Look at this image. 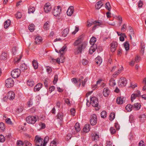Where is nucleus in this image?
<instances>
[{
    "mask_svg": "<svg viewBox=\"0 0 146 146\" xmlns=\"http://www.w3.org/2000/svg\"><path fill=\"white\" fill-rule=\"evenodd\" d=\"M70 112L71 114L74 116L75 115V110L74 108H72L70 110Z\"/></svg>",
    "mask_w": 146,
    "mask_h": 146,
    "instance_id": "obj_59",
    "label": "nucleus"
},
{
    "mask_svg": "<svg viewBox=\"0 0 146 146\" xmlns=\"http://www.w3.org/2000/svg\"><path fill=\"white\" fill-rule=\"evenodd\" d=\"M83 78H84V77L83 76H81L79 80L78 81V87H79L81 85V83H82V82H83Z\"/></svg>",
    "mask_w": 146,
    "mask_h": 146,
    "instance_id": "obj_51",
    "label": "nucleus"
},
{
    "mask_svg": "<svg viewBox=\"0 0 146 146\" xmlns=\"http://www.w3.org/2000/svg\"><path fill=\"white\" fill-rule=\"evenodd\" d=\"M27 85L30 86L32 87L34 84V82L31 80H29L27 82Z\"/></svg>",
    "mask_w": 146,
    "mask_h": 146,
    "instance_id": "obj_43",
    "label": "nucleus"
},
{
    "mask_svg": "<svg viewBox=\"0 0 146 146\" xmlns=\"http://www.w3.org/2000/svg\"><path fill=\"white\" fill-rule=\"evenodd\" d=\"M69 29L68 28H66L62 32V35L65 37L67 36L69 32Z\"/></svg>",
    "mask_w": 146,
    "mask_h": 146,
    "instance_id": "obj_26",
    "label": "nucleus"
},
{
    "mask_svg": "<svg viewBox=\"0 0 146 146\" xmlns=\"http://www.w3.org/2000/svg\"><path fill=\"white\" fill-rule=\"evenodd\" d=\"M110 133L111 134H114L116 132V130L113 127H111L110 129Z\"/></svg>",
    "mask_w": 146,
    "mask_h": 146,
    "instance_id": "obj_56",
    "label": "nucleus"
},
{
    "mask_svg": "<svg viewBox=\"0 0 146 146\" xmlns=\"http://www.w3.org/2000/svg\"><path fill=\"white\" fill-rule=\"evenodd\" d=\"M52 6L49 3H46L44 6V10L45 12L48 13L51 10Z\"/></svg>",
    "mask_w": 146,
    "mask_h": 146,
    "instance_id": "obj_9",
    "label": "nucleus"
},
{
    "mask_svg": "<svg viewBox=\"0 0 146 146\" xmlns=\"http://www.w3.org/2000/svg\"><path fill=\"white\" fill-rule=\"evenodd\" d=\"M83 39L80 36L79 38L78 39L75 41L74 42V46L76 45H79V44L83 41Z\"/></svg>",
    "mask_w": 146,
    "mask_h": 146,
    "instance_id": "obj_16",
    "label": "nucleus"
},
{
    "mask_svg": "<svg viewBox=\"0 0 146 146\" xmlns=\"http://www.w3.org/2000/svg\"><path fill=\"white\" fill-rule=\"evenodd\" d=\"M26 120L28 123L34 124L36 121L37 118L35 116L30 115L26 117Z\"/></svg>",
    "mask_w": 146,
    "mask_h": 146,
    "instance_id": "obj_4",
    "label": "nucleus"
},
{
    "mask_svg": "<svg viewBox=\"0 0 146 146\" xmlns=\"http://www.w3.org/2000/svg\"><path fill=\"white\" fill-rule=\"evenodd\" d=\"M21 70L19 69L13 70L11 72V76L13 78H15L18 77L21 74Z\"/></svg>",
    "mask_w": 146,
    "mask_h": 146,
    "instance_id": "obj_5",
    "label": "nucleus"
},
{
    "mask_svg": "<svg viewBox=\"0 0 146 146\" xmlns=\"http://www.w3.org/2000/svg\"><path fill=\"white\" fill-rule=\"evenodd\" d=\"M58 81V76L55 75L54 76V80L53 81V83L54 84H55Z\"/></svg>",
    "mask_w": 146,
    "mask_h": 146,
    "instance_id": "obj_61",
    "label": "nucleus"
},
{
    "mask_svg": "<svg viewBox=\"0 0 146 146\" xmlns=\"http://www.w3.org/2000/svg\"><path fill=\"white\" fill-rule=\"evenodd\" d=\"M140 107L141 105L140 104L138 103L135 104L133 106V108L135 109V110H139L140 108Z\"/></svg>",
    "mask_w": 146,
    "mask_h": 146,
    "instance_id": "obj_38",
    "label": "nucleus"
},
{
    "mask_svg": "<svg viewBox=\"0 0 146 146\" xmlns=\"http://www.w3.org/2000/svg\"><path fill=\"white\" fill-rule=\"evenodd\" d=\"M33 65L34 67V68L35 69H36L38 68V63L37 61L35 60H34L32 62Z\"/></svg>",
    "mask_w": 146,
    "mask_h": 146,
    "instance_id": "obj_36",
    "label": "nucleus"
},
{
    "mask_svg": "<svg viewBox=\"0 0 146 146\" xmlns=\"http://www.w3.org/2000/svg\"><path fill=\"white\" fill-rule=\"evenodd\" d=\"M8 98L9 100H13L15 97V94L13 91H10L7 94Z\"/></svg>",
    "mask_w": 146,
    "mask_h": 146,
    "instance_id": "obj_12",
    "label": "nucleus"
},
{
    "mask_svg": "<svg viewBox=\"0 0 146 146\" xmlns=\"http://www.w3.org/2000/svg\"><path fill=\"white\" fill-rule=\"evenodd\" d=\"M99 136L97 133H95L92 136V139L94 141H97L99 139Z\"/></svg>",
    "mask_w": 146,
    "mask_h": 146,
    "instance_id": "obj_39",
    "label": "nucleus"
},
{
    "mask_svg": "<svg viewBox=\"0 0 146 146\" xmlns=\"http://www.w3.org/2000/svg\"><path fill=\"white\" fill-rule=\"evenodd\" d=\"M127 28L126 24H124L122 26V27L121 29V31L122 32H125L126 31V29Z\"/></svg>",
    "mask_w": 146,
    "mask_h": 146,
    "instance_id": "obj_53",
    "label": "nucleus"
},
{
    "mask_svg": "<svg viewBox=\"0 0 146 146\" xmlns=\"http://www.w3.org/2000/svg\"><path fill=\"white\" fill-rule=\"evenodd\" d=\"M50 26V22L49 21H47L43 25V29L45 30H48L49 29Z\"/></svg>",
    "mask_w": 146,
    "mask_h": 146,
    "instance_id": "obj_18",
    "label": "nucleus"
},
{
    "mask_svg": "<svg viewBox=\"0 0 146 146\" xmlns=\"http://www.w3.org/2000/svg\"><path fill=\"white\" fill-rule=\"evenodd\" d=\"M35 141L37 146H43V139L39 135H36L35 137Z\"/></svg>",
    "mask_w": 146,
    "mask_h": 146,
    "instance_id": "obj_3",
    "label": "nucleus"
},
{
    "mask_svg": "<svg viewBox=\"0 0 146 146\" xmlns=\"http://www.w3.org/2000/svg\"><path fill=\"white\" fill-rule=\"evenodd\" d=\"M61 12V7L60 6H58L56 7H55L52 11L53 15L55 17L59 16Z\"/></svg>",
    "mask_w": 146,
    "mask_h": 146,
    "instance_id": "obj_6",
    "label": "nucleus"
},
{
    "mask_svg": "<svg viewBox=\"0 0 146 146\" xmlns=\"http://www.w3.org/2000/svg\"><path fill=\"white\" fill-rule=\"evenodd\" d=\"M74 127L75 129L76 132H78L80 131V127L79 124L78 123H76Z\"/></svg>",
    "mask_w": 146,
    "mask_h": 146,
    "instance_id": "obj_37",
    "label": "nucleus"
},
{
    "mask_svg": "<svg viewBox=\"0 0 146 146\" xmlns=\"http://www.w3.org/2000/svg\"><path fill=\"white\" fill-rule=\"evenodd\" d=\"M124 47L125 49L127 51L129 49V41H126L123 44Z\"/></svg>",
    "mask_w": 146,
    "mask_h": 146,
    "instance_id": "obj_24",
    "label": "nucleus"
},
{
    "mask_svg": "<svg viewBox=\"0 0 146 146\" xmlns=\"http://www.w3.org/2000/svg\"><path fill=\"white\" fill-rule=\"evenodd\" d=\"M123 99L122 97H118L116 100L117 103L118 104H122L123 102Z\"/></svg>",
    "mask_w": 146,
    "mask_h": 146,
    "instance_id": "obj_22",
    "label": "nucleus"
},
{
    "mask_svg": "<svg viewBox=\"0 0 146 146\" xmlns=\"http://www.w3.org/2000/svg\"><path fill=\"white\" fill-rule=\"evenodd\" d=\"M123 68L122 66L120 68V69H119L117 71L115 72L114 74L115 75H118L119 73H120L123 70Z\"/></svg>",
    "mask_w": 146,
    "mask_h": 146,
    "instance_id": "obj_50",
    "label": "nucleus"
},
{
    "mask_svg": "<svg viewBox=\"0 0 146 146\" xmlns=\"http://www.w3.org/2000/svg\"><path fill=\"white\" fill-rule=\"evenodd\" d=\"M42 86V84L39 83L37 84L34 87V90L35 92L38 91Z\"/></svg>",
    "mask_w": 146,
    "mask_h": 146,
    "instance_id": "obj_17",
    "label": "nucleus"
},
{
    "mask_svg": "<svg viewBox=\"0 0 146 146\" xmlns=\"http://www.w3.org/2000/svg\"><path fill=\"white\" fill-rule=\"evenodd\" d=\"M35 10V8L34 7L32 6H30L28 8V13H33Z\"/></svg>",
    "mask_w": 146,
    "mask_h": 146,
    "instance_id": "obj_35",
    "label": "nucleus"
},
{
    "mask_svg": "<svg viewBox=\"0 0 146 146\" xmlns=\"http://www.w3.org/2000/svg\"><path fill=\"white\" fill-rule=\"evenodd\" d=\"M23 108L22 107H20L17 108V110L16 112L19 113L20 112H21L23 111Z\"/></svg>",
    "mask_w": 146,
    "mask_h": 146,
    "instance_id": "obj_63",
    "label": "nucleus"
},
{
    "mask_svg": "<svg viewBox=\"0 0 146 146\" xmlns=\"http://www.w3.org/2000/svg\"><path fill=\"white\" fill-rule=\"evenodd\" d=\"M95 61L96 63L99 65L102 62V59L100 57L98 56L95 58Z\"/></svg>",
    "mask_w": 146,
    "mask_h": 146,
    "instance_id": "obj_27",
    "label": "nucleus"
},
{
    "mask_svg": "<svg viewBox=\"0 0 146 146\" xmlns=\"http://www.w3.org/2000/svg\"><path fill=\"white\" fill-rule=\"evenodd\" d=\"M107 113L106 111H103L101 113V117L103 118H105L106 116Z\"/></svg>",
    "mask_w": 146,
    "mask_h": 146,
    "instance_id": "obj_49",
    "label": "nucleus"
},
{
    "mask_svg": "<svg viewBox=\"0 0 146 146\" xmlns=\"http://www.w3.org/2000/svg\"><path fill=\"white\" fill-rule=\"evenodd\" d=\"M87 44L86 42H83L81 45L78 46L77 48L74 50V53L75 54H78L82 52V50H84L86 47Z\"/></svg>",
    "mask_w": 146,
    "mask_h": 146,
    "instance_id": "obj_1",
    "label": "nucleus"
},
{
    "mask_svg": "<svg viewBox=\"0 0 146 146\" xmlns=\"http://www.w3.org/2000/svg\"><path fill=\"white\" fill-rule=\"evenodd\" d=\"M96 40V38L95 37L93 36L90 39V43L91 45H96V44H94Z\"/></svg>",
    "mask_w": 146,
    "mask_h": 146,
    "instance_id": "obj_33",
    "label": "nucleus"
},
{
    "mask_svg": "<svg viewBox=\"0 0 146 146\" xmlns=\"http://www.w3.org/2000/svg\"><path fill=\"white\" fill-rule=\"evenodd\" d=\"M117 43L116 42H113L110 44L111 51L112 52H114L117 46Z\"/></svg>",
    "mask_w": 146,
    "mask_h": 146,
    "instance_id": "obj_11",
    "label": "nucleus"
},
{
    "mask_svg": "<svg viewBox=\"0 0 146 146\" xmlns=\"http://www.w3.org/2000/svg\"><path fill=\"white\" fill-rule=\"evenodd\" d=\"M74 11V7L72 6H70L67 12V15L68 16H70L73 14Z\"/></svg>",
    "mask_w": 146,
    "mask_h": 146,
    "instance_id": "obj_14",
    "label": "nucleus"
},
{
    "mask_svg": "<svg viewBox=\"0 0 146 146\" xmlns=\"http://www.w3.org/2000/svg\"><path fill=\"white\" fill-rule=\"evenodd\" d=\"M60 59L61 63H63L64 62L65 58L63 56V54H61L60 57Z\"/></svg>",
    "mask_w": 146,
    "mask_h": 146,
    "instance_id": "obj_54",
    "label": "nucleus"
},
{
    "mask_svg": "<svg viewBox=\"0 0 146 146\" xmlns=\"http://www.w3.org/2000/svg\"><path fill=\"white\" fill-rule=\"evenodd\" d=\"M66 46L64 45L62 47L60 50L59 52H60V54H63L64 51H66Z\"/></svg>",
    "mask_w": 146,
    "mask_h": 146,
    "instance_id": "obj_42",
    "label": "nucleus"
},
{
    "mask_svg": "<svg viewBox=\"0 0 146 146\" xmlns=\"http://www.w3.org/2000/svg\"><path fill=\"white\" fill-rule=\"evenodd\" d=\"M7 54L6 52H3L1 54V56L0 58L1 60H5L7 58Z\"/></svg>",
    "mask_w": 146,
    "mask_h": 146,
    "instance_id": "obj_30",
    "label": "nucleus"
},
{
    "mask_svg": "<svg viewBox=\"0 0 146 146\" xmlns=\"http://www.w3.org/2000/svg\"><path fill=\"white\" fill-rule=\"evenodd\" d=\"M42 38L41 37L37 36L35 38V42L37 44H39L42 43Z\"/></svg>",
    "mask_w": 146,
    "mask_h": 146,
    "instance_id": "obj_21",
    "label": "nucleus"
},
{
    "mask_svg": "<svg viewBox=\"0 0 146 146\" xmlns=\"http://www.w3.org/2000/svg\"><path fill=\"white\" fill-rule=\"evenodd\" d=\"M102 21H95L94 22H90L88 21H87V24L86 25V26L88 27H90L92 26V25L94 24L98 23H102Z\"/></svg>",
    "mask_w": 146,
    "mask_h": 146,
    "instance_id": "obj_15",
    "label": "nucleus"
},
{
    "mask_svg": "<svg viewBox=\"0 0 146 146\" xmlns=\"http://www.w3.org/2000/svg\"><path fill=\"white\" fill-rule=\"evenodd\" d=\"M109 85L112 86H113L116 85V83L115 80L113 79H111L109 82Z\"/></svg>",
    "mask_w": 146,
    "mask_h": 146,
    "instance_id": "obj_41",
    "label": "nucleus"
},
{
    "mask_svg": "<svg viewBox=\"0 0 146 146\" xmlns=\"http://www.w3.org/2000/svg\"><path fill=\"white\" fill-rule=\"evenodd\" d=\"M11 21L9 20H7L5 21L4 23V27L5 29L7 28L10 25Z\"/></svg>",
    "mask_w": 146,
    "mask_h": 146,
    "instance_id": "obj_28",
    "label": "nucleus"
},
{
    "mask_svg": "<svg viewBox=\"0 0 146 146\" xmlns=\"http://www.w3.org/2000/svg\"><path fill=\"white\" fill-rule=\"evenodd\" d=\"M28 29L31 32H33L35 29V25L33 24H31L29 26Z\"/></svg>",
    "mask_w": 146,
    "mask_h": 146,
    "instance_id": "obj_44",
    "label": "nucleus"
},
{
    "mask_svg": "<svg viewBox=\"0 0 146 146\" xmlns=\"http://www.w3.org/2000/svg\"><path fill=\"white\" fill-rule=\"evenodd\" d=\"M119 86L121 87L125 86L127 84V80L126 78H120V80L119 81Z\"/></svg>",
    "mask_w": 146,
    "mask_h": 146,
    "instance_id": "obj_10",
    "label": "nucleus"
},
{
    "mask_svg": "<svg viewBox=\"0 0 146 146\" xmlns=\"http://www.w3.org/2000/svg\"><path fill=\"white\" fill-rule=\"evenodd\" d=\"M5 86L7 88H10L13 86L14 81L11 78H9L7 79L5 81Z\"/></svg>",
    "mask_w": 146,
    "mask_h": 146,
    "instance_id": "obj_7",
    "label": "nucleus"
},
{
    "mask_svg": "<svg viewBox=\"0 0 146 146\" xmlns=\"http://www.w3.org/2000/svg\"><path fill=\"white\" fill-rule=\"evenodd\" d=\"M6 122L7 124L11 125L12 124V122L11 121V120L10 118H7L6 119Z\"/></svg>",
    "mask_w": 146,
    "mask_h": 146,
    "instance_id": "obj_62",
    "label": "nucleus"
},
{
    "mask_svg": "<svg viewBox=\"0 0 146 146\" xmlns=\"http://www.w3.org/2000/svg\"><path fill=\"white\" fill-rule=\"evenodd\" d=\"M103 5L101 1H98L95 5V7L96 9H99L101 8Z\"/></svg>",
    "mask_w": 146,
    "mask_h": 146,
    "instance_id": "obj_29",
    "label": "nucleus"
},
{
    "mask_svg": "<svg viewBox=\"0 0 146 146\" xmlns=\"http://www.w3.org/2000/svg\"><path fill=\"white\" fill-rule=\"evenodd\" d=\"M90 130V125L89 124H88L85 125L83 129V131L86 133L89 132Z\"/></svg>",
    "mask_w": 146,
    "mask_h": 146,
    "instance_id": "obj_23",
    "label": "nucleus"
},
{
    "mask_svg": "<svg viewBox=\"0 0 146 146\" xmlns=\"http://www.w3.org/2000/svg\"><path fill=\"white\" fill-rule=\"evenodd\" d=\"M17 146H23V144L21 140L17 141Z\"/></svg>",
    "mask_w": 146,
    "mask_h": 146,
    "instance_id": "obj_55",
    "label": "nucleus"
},
{
    "mask_svg": "<svg viewBox=\"0 0 146 146\" xmlns=\"http://www.w3.org/2000/svg\"><path fill=\"white\" fill-rule=\"evenodd\" d=\"M105 7L107 10L110 11L111 10V6L109 2H107L105 5Z\"/></svg>",
    "mask_w": 146,
    "mask_h": 146,
    "instance_id": "obj_32",
    "label": "nucleus"
},
{
    "mask_svg": "<svg viewBox=\"0 0 146 146\" xmlns=\"http://www.w3.org/2000/svg\"><path fill=\"white\" fill-rule=\"evenodd\" d=\"M112 143L111 141H107L106 142V146H112Z\"/></svg>",
    "mask_w": 146,
    "mask_h": 146,
    "instance_id": "obj_64",
    "label": "nucleus"
},
{
    "mask_svg": "<svg viewBox=\"0 0 146 146\" xmlns=\"http://www.w3.org/2000/svg\"><path fill=\"white\" fill-rule=\"evenodd\" d=\"M145 48V45L144 42L143 41H141V45L140 47V52L142 54H143L144 52Z\"/></svg>",
    "mask_w": 146,
    "mask_h": 146,
    "instance_id": "obj_20",
    "label": "nucleus"
},
{
    "mask_svg": "<svg viewBox=\"0 0 146 146\" xmlns=\"http://www.w3.org/2000/svg\"><path fill=\"white\" fill-rule=\"evenodd\" d=\"M136 97H138L136 94H132L131 97V100L132 102H133V100H134Z\"/></svg>",
    "mask_w": 146,
    "mask_h": 146,
    "instance_id": "obj_60",
    "label": "nucleus"
},
{
    "mask_svg": "<svg viewBox=\"0 0 146 146\" xmlns=\"http://www.w3.org/2000/svg\"><path fill=\"white\" fill-rule=\"evenodd\" d=\"M90 122L91 124L94 125L96 124L97 121V117L95 114H93L90 116Z\"/></svg>",
    "mask_w": 146,
    "mask_h": 146,
    "instance_id": "obj_8",
    "label": "nucleus"
},
{
    "mask_svg": "<svg viewBox=\"0 0 146 146\" xmlns=\"http://www.w3.org/2000/svg\"><path fill=\"white\" fill-rule=\"evenodd\" d=\"M24 144L25 146H32V144L28 141L27 140L24 141Z\"/></svg>",
    "mask_w": 146,
    "mask_h": 146,
    "instance_id": "obj_57",
    "label": "nucleus"
},
{
    "mask_svg": "<svg viewBox=\"0 0 146 146\" xmlns=\"http://www.w3.org/2000/svg\"><path fill=\"white\" fill-rule=\"evenodd\" d=\"M63 116V114L62 113L59 112L58 113L56 116L57 119H60V121H62Z\"/></svg>",
    "mask_w": 146,
    "mask_h": 146,
    "instance_id": "obj_25",
    "label": "nucleus"
},
{
    "mask_svg": "<svg viewBox=\"0 0 146 146\" xmlns=\"http://www.w3.org/2000/svg\"><path fill=\"white\" fill-rule=\"evenodd\" d=\"M133 107V106L131 104H128L126 106L125 109L127 111H130L132 110Z\"/></svg>",
    "mask_w": 146,
    "mask_h": 146,
    "instance_id": "obj_40",
    "label": "nucleus"
},
{
    "mask_svg": "<svg viewBox=\"0 0 146 146\" xmlns=\"http://www.w3.org/2000/svg\"><path fill=\"white\" fill-rule=\"evenodd\" d=\"M57 142L56 139L53 140L50 143V146H56V144L58 143Z\"/></svg>",
    "mask_w": 146,
    "mask_h": 146,
    "instance_id": "obj_48",
    "label": "nucleus"
},
{
    "mask_svg": "<svg viewBox=\"0 0 146 146\" xmlns=\"http://www.w3.org/2000/svg\"><path fill=\"white\" fill-rule=\"evenodd\" d=\"M97 48L96 45H92L90 48L89 50V53L91 54H92L96 50Z\"/></svg>",
    "mask_w": 146,
    "mask_h": 146,
    "instance_id": "obj_19",
    "label": "nucleus"
},
{
    "mask_svg": "<svg viewBox=\"0 0 146 146\" xmlns=\"http://www.w3.org/2000/svg\"><path fill=\"white\" fill-rule=\"evenodd\" d=\"M49 140V137L48 136H46L43 140V146H45L46 143Z\"/></svg>",
    "mask_w": 146,
    "mask_h": 146,
    "instance_id": "obj_46",
    "label": "nucleus"
},
{
    "mask_svg": "<svg viewBox=\"0 0 146 146\" xmlns=\"http://www.w3.org/2000/svg\"><path fill=\"white\" fill-rule=\"evenodd\" d=\"M115 115L114 113H111L110 115L109 119L110 121L113 120L115 117Z\"/></svg>",
    "mask_w": 146,
    "mask_h": 146,
    "instance_id": "obj_45",
    "label": "nucleus"
},
{
    "mask_svg": "<svg viewBox=\"0 0 146 146\" xmlns=\"http://www.w3.org/2000/svg\"><path fill=\"white\" fill-rule=\"evenodd\" d=\"M124 37L126 38L127 36L125 33H123L122 35L119 37V40L120 41H123L124 40Z\"/></svg>",
    "mask_w": 146,
    "mask_h": 146,
    "instance_id": "obj_47",
    "label": "nucleus"
},
{
    "mask_svg": "<svg viewBox=\"0 0 146 146\" xmlns=\"http://www.w3.org/2000/svg\"><path fill=\"white\" fill-rule=\"evenodd\" d=\"M110 91L108 88H104L103 94L104 96H108L110 94Z\"/></svg>",
    "mask_w": 146,
    "mask_h": 146,
    "instance_id": "obj_13",
    "label": "nucleus"
},
{
    "mask_svg": "<svg viewBox=\"0 0 146 146\" xmlns=\"http://www.w3.org/2000/svg\"><path fill=\"white\" fill-rule=\"evenodd\" d=\"M90 104L93 107H95L96 110L99 109L98 105V98L95 97H92L90 98Z\"/></svg>",
    "mask_w": 146,
    "mask_h": 146,
    "instance_id": "obj_2",
    "label": "nucleus"
},
{
    "mask_svg": "<svg viewBox=\"0 0 146 146\" xmlns=\"http://www.w3.org/2000/svg\"><path fill=\"white\" fill-rule=\"evenodd\" d=\"M5 138L2 135H0V142H3L5 141Z\"/></svg>",
    "mask_w": 146,
    "mask_h": 146,
    "instance_id": "obj_58",
    "label": "nucleus"
},
{
    "mask_svg": "<svg viewBox=\"0 0 146 146\" xmlns=\"http://www.w3.org/2000/svg\"><path fill=\"white\" fill-rule=\"evenodd\" d=\"M15 16L17 18L20 19L22 17V15L21 12H18L16 14H15Z\"/></svg>",
    "mask_w": 146,
    "mask_h": 146,
    "instance_id": "obj_52",
    "label": "nucleus"
},
{
    "mask_svg": "<svg viewBox=\"0 0 146 146\" xmlns=\"http://www.w3.org/2000/svg\"><path fill=\"white\" fill-rule=\"evenodd\" d=\"M21 70L23 71H25L27 69V66L26 64L25 63L22 64L20 67Z\"/></svg>",
    "mask_w": 146,
    "mask_h": 146,
    "instance_id": "obj_31",
    "label": "nucleus"
},
{
    "mask_svg": "<svg viewBox=\"0 0 146 146\" xmlns=\"http://www.w3.org/2000/svg\"><path fill=\"white\" fill-rule=\"evenodd\" d=\"M5 130V124L2 122L0 123V131L1 132L4 131Z\"/></svg>",
    "mask_w": 146,
    "mask_h": 146,
    "instance_id": "obj_34",
    "label": "nucleus"
}]
</instances>
